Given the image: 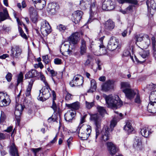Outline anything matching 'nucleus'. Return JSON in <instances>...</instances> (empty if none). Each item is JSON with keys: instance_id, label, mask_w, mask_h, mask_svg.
<instances>
[{"instance_id": "22", "label": "nucleus", "mask_w": 156, "mask_h": 156, "mask_svg": "<svg viewBox=\"0 0 156 156\" xmlns=\"http://www.w3.org/2000/svg\"><path fill=\"white\" fill-rule=\"evenodd\" d=\"M35 4V7L38 9H42L46 5L45 0H32Z\"/></svg>"}, {"instance_id": "28", "label": "nucleus", "mask_w": 156, "mask_h": 156, "mask_svg": "<svg viewBox=\"0 0 156 156\" xmlns=\"http://www.w3.org/2000/svg\"><path fill=\"white\" fill-rule=\"evenodd\" d=\"M66 106L69 109L72 110H76L78 109L80 107V104L79 102L77 101L71 104H66Z\"/></svg>"}, {"instance_id": "5", "label": "nucleus", "mask_w": 156, "mask_h": 156, "mask_svg": "<svg viewBox=\"0 0 156 156\" xmlns=\"http://www.w3.org/2000/svg\"><path fill=\"white\" fill-rule=\"evenodd\" d=\"M43 87L40 90V94L38 99L40 101H44L48 99L50 96L51 94L49 91V87L48 85Z\"/></svg>"}, {"instance_id": "18", "label": "nucleus", "mask_w": 156, "mask_h": 156, "mask_svg": "<svg viewBox=\"0 0 156 156\" xmlns=\"http://www.w3.org/2000/svg\"><path fill=\"white\" fill-rule=\"evenodd\" d=\"M105 30V31L112 30L115 27L114 22L111 19L106 21L104 24Z\"/></svg>"}, {"instance_id": "19", "label": "nucleus", "mask_w": 156, "mask_h": 156, "mask_svg": "<svg viewBox=\"0 0 156 156\" xmlns=\"http://www.w3.org/2000/svg\"><path fill=\"white\" fill-rule=\"evenodd\" d=\"M24 107L21 104H17L15 107V115L16 118L18 121L19 118L20 117Z\"/></svg>"}, {"instance_id": "7", "label": "nucleus", "mask_w": 156, "mask_h": 156, "mask_svg": "<svg viewBox=\"0 0 156 156\" xmlns=\"http://www.w3.org/2000/svg\"><path fill=\"white\" fill-rule=\"evenodd\" d=\"M10 103L9 96L7 94L0 93V106H6Z\"/></svg>"}, {"instance_id": "2", "label": "nucleus", "mask_w": 156, "mask_h": 156, "mask_svg": "<svg viewBox=\"0 0 156 156\" xmlns=\"http://www.w3.org/2000/svg\"><path fill=\"white\" fill-rule=\"evenodd\" d=\"M79 129L78 136L82 140H87L91 132V127L89 125H83Z\"/></svg>"}, {"instance_id": "31", "label": "nucleus", "mask_w": 156, "mask_h": 156, "mask_svg": "<svg viewBox=\"0 0 156 156\" xmlns=\"http://www.w3.org/2000/svg\"><path fill=\"white\" fill-rule=\"evenodd\" d=\"M38 75V73L36 70L31 69L26 74L25 77L27 78H30L36 77Z\"/></svg>"}, {"instance_id": "45", "label": "nucleus", "mask_w": 156, "mask_h": 156, "mask_svg": "<svg viewBox=\"0 0 156 156\" xmlns=\"http://www.w3.org/2000/svg\"><path fill=\"white\" fill-rule=\"evenodd\" d=\"M123 55L125 56H129L133 61V62H135L133 59V57L132 56L130 55V51H129V50H124L123 52Z\"/></svg>"}, {"instance_id": "50", "label": "nucleus", "mask_w": 156, "mask_h": 156, "mask_svg": "<svg viewBox=\"0 0 156 156\" xmlns=\"http://www.w3.org/2000/svg\"><path fill=\"white\" fill-rule=\"evenodd\" d=\"M19 29V31L20 33V35L21 36L23 37V38L25 39H27V37L26 34H25L23 31V30L22 28L20 27H18Z\"/></svg>"}, {"instance_id": "24", "label": "nucleus", "mask_w": 156, "mask_h": 156, "mask_svg": "<svg viewBox=\"0 0 156 156\" xmlns=\"http://www.w3.org/2000/svg\"><path fill=\"white\" fill-rule=\"evenodd\" d=\"M11 51L13 56L16 58L18 57L20 55L21 52V49L18 46L12 47Z\"/></svg>"}, {"instance_id": "54", "label": "nucleus", "mask_w": 156, "mask_h": 156, "mask_svg": "<svg viewBox=\"0 0 156 156\" xmlns=\"http://www.w3.org/2000/svg\"><path fill=\"white\" fill-rule=\"evenodd\" d=\"M42 58L43 61L46 64H48L50 62V60L48 59L47 55L43 56Z\"/></svg>"}, {"instance_id": "55", "label": "nucleus", "mask_w": 156, "mask_h": 156, "mask_svg": "<svg viewBox=\"0 0 156 156\" xmlns=\"http://www.w3.org/2000/svg\"><path fill=\"white\" fill-rule=\"evenodd\" d=\"M47 70L50 73L52 76H56L57 74V73L56 72H55L53 70H51L49 67L47 68Z\"/></svg>"}, {"instance_id": "9", "label": "nucleus", "mask_w": 156, "mask_h": 156, "mask_svg": "<svg viewBox=\"0 0 156 156\" xmlns=\"http://www.w3.org/2000/svg\"><path fill=\"white\" fill-rule=\"evenodd\" d=\"M83 79L81 76L77 75L74 77L73 80L70 82L69 84L71 87L79 86L83 84Z\"/></svg>"}, {"instance_id": "34", "label": "nucleus", "mask_w": 156, "mask_h": 156, "mask_svg": "<svg viewBox=\"0 0 156 156\" xmlns=\"http://www.w3.org/2000/svg\"><path fill=\"white\" fill-rule=\"evenodd\" d=\"M146 4L148 8L150 7L153 9H156V0H150L147 1Z\"/></svg>"}, {"instance_id": "58", "label": "nucleus", "mask_w": 156, "mask_h": 156, "mask_svg": "<svg viewBox=\"0 0 156 156\" xmlns=\"http://www.w3.org/2000/svg\"><path fill=\"white\" fill-rule=\"evenodd\" d=\"M96 63L98 65V69L99 70H101V66L102 65V63L101 62V61L99 59L96 60Z\"/></svg>"}, {"instance_id": "20", "label": "nucleus", "mask_w": 156, "mask_h": 156, "mask_svg": "<svg viewBox=\"0 0 156 156\" xmlns=\"http://www.w3.org/2000/svg\"><path fill=\"white\" fill-rule=\"evenodd\" d=\"M108 150L110 154L112 155L115 154L118 151V149L116 146L112 142H108L107 143Z\"/></svg>"}, {"instance_id": "48", "label": "nucleus", "mask_w": 156, "mask_h": 156, "mask_svg": "<svg viewBox=\"0 0 156 156\" xmlns=\"http://www.w3.org/2000/svg\"><path fill=\"white\" fill-rule=\"evenodd\" d=\"M65 100L67 101H69L72 100L73 95L68 92H66L65 93Z\"/></svg>"}, {"instance_id": "17", "label": "nucleus", "mask_w": 156, "mask_h": 156, "mask_svg": "<svg viewBox=\"0 0 156 156\" xmlns=\"http://www.w3.org/2000/svg\"><path fill=\"white\" fill-rule=\"evenodd\" d=\"M57 7L56 3L51 2L48 4L47 10L50 14L54 15L56 13Z\"/></svg>"}, {"instance_id": "33", "label": "nucleus", "mask_w": 156, "mask_h": 156, "mask_svg": "<svg viewBox=\"0 0 156 156\" xmlns=\"http://www.w3.org/2000/svg\"><path fill=\"white\" fill-rule=\"evenodd\" d=\"M52 94L53 95L52 104L51 107L53 109L54 112H55L57 110V105L55 102V100H56V95L55 93L54 90L52 91Z\"/></svg>"}, {"instance_id": "3", "label": "nucleus", "mask_w": 156, "mask_h": 156, "mask_svg": "<svg viewBox=\"0 0 156 156\" xmlns=\"http://www.w3.org/2000/svg\"><path fill=\"white\" fill-rule=\"evenodd\" d=\"M117 122V119L114 117L111 122L110 129H109L107 126H104L101 132V138L102 140L106 141L108 140L109 139L108 135L109 133V131H112L114 127L116 125Z\"/></svg>"}, {"instance_id": "8", "label": "nucleus", "mask_w": 156, "mask_h": 156, "mask_svg": "<svg viewBox=\"0 0 156 156\" xmlns=\"http://www.w3.org/2000/svg\"><path fill=\"white\" fill-rule=\"evenodd\" d=\"M41 31L43 34L45 35H48L51 32V27L47 21H43L42 23Z\"/></svg>"}, {"instance_id": "62", "label": "nucleus", "mask_w": 156, "mask_h": 156, "mask_svg": "<svg viewBox=\"0 0 156 156\" xmlns=\"http://www.w3.org/2000/svg\"><path fill=\"white\" fill-rule=\"evenodd\" d=\"M86 117L85 115L83 116L81 119L80 120L79 125H80L82 123H83L85 122V118Z\"/></svg>"}, {"instance_id": "1", "label": "nucleus", "mask_w": 156, "mask_h": 156, "mask_svg": "<svg viewBox=\"0 0 156 156\" xmlns=\"http://www.w3.org/2000/svg\"><path fill=\"white\" fill-rule=\"evenodd\" d=\"M105 99L108 107L114 109L119 108L122 105V102L117 95L106 96Z\"/></svg>"}, {"instance_id": "16", "label": "nucleus", "mask_w": 156, "mask_h": 156, "mask_svg": "<svg viewBox=\"0 0 156 156\" xmlns=\"http://www.w3.org/2000/svg\"><path fill=\"white\" fill-rule=\"evenodd\" d=\"M79 34L77 32L73 34L70 36L68 40L69 44L71 43L73 44H76L78 43L79 41Z\"/></svg>"}, {"instance_id": "59", "label": "nucleus", "mask_w": 156, "mask_h": 156, "mask_svg": "<svg viewBox=\"0 0 156 156\" xmlns=\"http://www.w3.org/2000/svg\"><path fill=\"white\" fill-rule=\"evenodd\" d=\"M54 62L55 64H60L62 63V60L59 58H55L54 60Z\"/></svg>"}, {"instance_id": "15", "label": "nucleus", "mask_w": 156, "mask_h": 156, "mask_svg": "<svg viewBox=\"0 0 156 156\" xmlns=\"http://www.w3.org/2000/svg\"><path fill=\"white\" fill-rule=\"evenodd\" d=\"M152 131L150 128L147 126H143L141 129L140 133L142 136L147 137L152 133Z\"/></svg>"}, {"instance_id": "49", "label": "nucleus", "mask_w": 156, "mask_h": 156, "mask_svg": "<svg viewBox=\"0 0 156 156\" xmlns=\"http://www.w3.org/2000/svg\"><path fill=\"white\" fill-rule=\"evenodd\" d=\"M143 36L142 34H136L135 36L136 42H140L143 40Z\"/></svg>"}, {"instance_id": "43", "label": "nucleus", "mask_w": 156, "mask_h": 156, "mask_svg": "<svg viewBox=\"0 0 156 156\" xmlns=\"http://www.w3.org/2000/svg\"><path fill=\"white\" fill-rule=\"evenodd\" d=\"M89 4V2L87 0H81L80 1V5L84 9L86 8Z\"/></svg>"}, {"instance_id": "4", "label": "nucleus", "mask_w": 156, "mask_h": 156, "mask_svg": "<svg viewBox=\"0 0 156 156\" xmlns=\"http://www.w3.org/2000/svg\"><path fill=\"white\" fill-rule=\"evenodd\" d=\"M91 120L94 122L96 126L95 138L96 139L99 134V130L101 126V117L100 115L98 114L91 115L90 116Z\"/></svg>"}, {"instance_id": "30", "label": "nucleus", "mask_w": 156, "mask_h": 156, "mask_svg": "<svg viewBox=\"0 0 156 156\" xmlns=\"http://www.w3.org/2000/svg\"><path fill=\"white\" fill-rule=\"evenodd\" d=\"M9 17V14L6 8L3 9V12H0V20L1 21H3L7 19Z\"/></svg>"}, {"instance_id": "32", "label": "nucleus", "mask_w": 156, "mask_h": 156, "mask_svg": "<svg viewBox=\"0 0 156 156\" xmlns=\"http://www.w3.org/2000/svg\"><path fill=\"white\" fill-rule=\"evenodd\" d=\"M141 145V142L140 138L136 136L134 140L133 147L135 148H138L140 147Z\"/></svg>"}, {"instance_id": "27", "label": "nucleus", "mask_w": 156, "mask_h": 156, "mask_svg": "<svg viewBox=\"0 0 156 156\" xmlns=\"http://www.w3.org/2000/svg\"><path fill=\"white\" fill-rule=\"evenodd\" d=\"M9 152L12 156H19L18 150L13 143L10 147Z\"/></svg>"}, {"instance_id": "57", "label": "nucleus", "mask_w": 156, "mask_h": 156, "mask_svg": "<svg viewBox=\"0 0 156 156\" xmlns=\"http://www.w3.org/2000/svg\"><path fill=\"white\" fill-rule=\"evenodd\" d=\"M41 149V148L40 147L37 148H32L31 151L34 152V154L35 156H36V154L38 153L40 151Z\"/></svg>"}, {"instance_id": "63", "label": "nucleus", "mask_w": 156, "mask_h": 156, "mask_svg": "<svg viewBox=\"0 0 156 156\" xmlns=\"http://www.w3.org/2000/svg\"><path fill=\"white\" fill-rule=\"evenodd\" d=\"M128 33L127 29L124 30L122 32L121 34L122 36L123 37H126Z\"/></svg>"}, {"instance_id": "53", "label": "nucleus", "mask_w": 156, "mask_h": 156, "mask_svg": "<svg viewBox=\"0 0 156 156\" xmlns=\"http://www.w3.org/2000/svg\"><path fill=\"white\" fill-rule=\"evenodd\" d=\"M12 74L10 73H8L5 76V78L8 82H10L12 79Z\"/></svg>"}, {"instance_id": "40", "label": "nucleus", "mask_w": 156, "mask_h": 156, "mask_svg": "<svg viewBox=\"0 0 156 156\" xmlns=\"http://www.w3.org/2000/svg\"><path fill=\"white\" fill-rule=\"evenodd\" d=\"M100 52V55H105L107 53V50L103 44H100L99 46Z\"/></svg>"}, {"instance_id": "56", "label": "nucleus", "mask_w": 156, "mask_h": 156, "mask_svg": "<svg viewBox=\"0 0 156 156\" xmlns=\"http://www.w3.org/2000/svg\"><path fill=\"white\" fill-rule=\"evenodd\" d=\"M86 105L87 108L88 109H90L94 106V104L93 102L89 103L86 101Z\"/></svg>"}, {"instance_id": "64", "label": "nucleus", "mask_w": 156, "mask_h": 156, "mask_svg": "<svg viewBox=\"0 0 156 156\" xmlns=\"http://www.w3.org/2000/svg\"><path fill=\"white\" fill-rule=\"evenodd\" d=\"M106 77L105 76H101L99 78V81L104 82L105 80Z\"/></svg>"}, {"instance_id": "21", "label": "nucleus", "mask_w": 156, "mask_h": 156, "mask_svg": "<svg viewBox=\"0 0 156 156\" xmlns=\"http://www.w3.org/2000/svg\"><path fill=\"white\" fill-rule=\"evenodd\" d=\"M69 47V41H65L62 44L60 51H61L62 50L63 51V52L62 53L63 55H65L63 54V53L65 52H66L69 55L70 54V51Z\"/></svg>"}, {"instance_id": "14", "label": "nucleus", "mask_w": 156, "mask_h": 156, "mask_svg": "<svg viewBox=\"0 0 156 156\" xmlns=\"http://www.w3.org/2000/svg\"><path fill=\"white\" fill-rule=\"evenodd\" d=\"M114 81L109 80L106 81L101 85L102 90L104 91H107L113 87Z\"/></svg>"}, {"instance_id": "11", "label": "nucleus", "mask_w": 156, "mask_h": 156, "mask_svg": "<svg viewBox=\"0 0 156 156\" xmlns=\"http://www.w3.org/2000/svg\"><path fill=\"white\" fill-rule=\"evenodd\" d=\"M115 5L112 0H105L103 2L102 8L105 10H111L114 9Z\"/></svg>"}, {"instance_id": "13", "label": "nucleus", "mask_w": 156, "mask_h": 156, "mask_svg": "<svg viewBox=\"0 0 156 156\" xmlns=\"http://www.w3.org/2000/svg\"><path fill=\"white\" fill-rule=\"evenodd\" d=\"M29 10L32 21L34 23H37L38 20V16L37 11L32 7L30 8Z\"/></svg>"}, {"instance_id": "23", "label": "nucleus", "mask_w": 156, "mask_h": 156, "mask_svg": "<svg viewBox=\"0 0 156 156\" xmlns=\"http://www.w3.org/2000/svg\"><path fill=\"white\" fill-rule=\"evenodd\" d=\"M87 48L86 41L84 39H82L80 42V51L81 55H83L86 53Z\"/></svg>"}, {"instance_id": "6", "label": "nucleus", "mask_w": 156, "mask_h": 156, "mask_svg": "<svg viewBox=\"0 0 156 156\" xmlns=\"http://www.w3.org/2000/svg\"><path fill=\"white\" fill-rule=\"evenodd\" d=\"M120 45L119 44L118 40L114 37H112L108 41L107 46V48L110 51H113L116 49H119Z\"/></svg>"}, {"instance_id": "37", "label": "nucleus", "mask_w": 156, "mask_h": 156, "mask_svg": "<svg viewBox=\"0 0 156 156\" xmlns=\"http://www.w3.org/2000/svg\"><path fill=\"white\" fill-rule=\"evenodd\" d=\"M150 102H156V91H152L149 96Z\"/></svg>"}, {"instance_id": "26", "label": "nucleus", "mask_w": 156, "mask_h": 156, "mask_svg": "<svg viewBox=\"0 0 156 156\" xmlns=\"http://www.w3.org/2000/svg\"><path fill=\"white\" fill-rule=\"evenodd\" d=\"M147 109L149 112L154 113H156V102H150L147 106Z\"/></svg>"}, {"instance_id": "42", "label": "nucleus", "mask_w": 156, "mask_h": 156, "mask_svg": "<svg viewBox=\"0 0 156 156\" xmlns=\"http://www.w3.org/2000/svg\"><path fill=\"white\" fill-rule=\"evenodd\" d=\"M120 3H123L125 2L136 4L137 3V0H117Z\"/></svg>"}, {"instance_id": "29", "label": "nucleus", "mask_w": 156, "mask_h": 156, "mask_svg": "<svg viewBox=\"0 0 156 156\" xmlns=\"http://www.w3.org/2000/svg\"><path fill=\"white\" fill-rule=\"evenodd\" d=\"M34 82V80L32 79L29 82V84L25 92L26 97L30 98V92L31 90Z\"/></svg>"}, {"instance_id": "52", "label": "nucleus", "mask_w": 156, "mask_h": 156, "mask_svg": "<svg viewBox=\"0 0 156 156\" xmlns=\"http://www.w3.org/2000/svg\"><path fill=\"white\" fill-rule=\"evenodd\" d=\"M5 119V116L4 112L2 111L1 112V117L0 118V123H3Z\"/></svg>"}, {"instance_id": "35", "label": "nucleus", "mask_w": 156, "mask_h": 156, "mask_svg": "<svg viewBox=\"0 0 156 156\" xmlns=\"http://www.w3.org/2000/svg\"><path fill=\"white\" fill-rule=\"evenodd\" d=\"M97 88V84L95 80L93 79L91 80V87L88 90L89 92H93L95 91Z\"/></svg>"}, {"instance_id": "39", "label": "nucleus", "mask_w": 156, "mask_h": 156, "mask_svg": "<svg viewBox=\"0 0 156 156\" xmlns=\"http://www.w3.org/2000/svg\"><path fill=\"white\" fill-rule=\"evenodd\" d=\"M129 83L127 82H122L121 83V89L123 92L124 90H128L130 88Z\"/></svg>"}, {"instance_id": "47", "label": "nucleus", "mask_w": 156, "mask_h": 156, "mask_svg": "<svg viewBox=\"0 0 156 156\" xmlns=\"http://www.w3.org/2000/svg\"><path fill=\"white\" fill-rule=\"evenodd\" d=\"M136 97L135 99V102L136 103H140L141 101L140 99V95L139 93L138 90L137 91V94H136Z\"/></svg>"}, {"instance_id": "12", "label": "nucleus", "mask_w": 156, "mask_h": 156, "mask_svg": "<svg viewBox=\"0 0 156 156\" xmlns=\"http://www.w3.org/2000/svg\"><path fill=\"white\" fill-rule=\"evenodd\" d=\"M83 12L81 11L77 10L75 11L72 14V20L75 23H78L81 20Z\"/></svg>"}, {"instance_id": "46", "label": "nucleus", "mask_w": 156, "mask_h": 156, "mask_svg": "<svg viewBox=\"0 0 156 156\" xmlns=\"http://www.w3.org/2000/svg\"><path fill=\"white\" fill-rule=\"evenodd\" d=\"M23 75L22 72H20L18 76L17 80V85H18L20 83L23 81Z\"/></svg>"}, {"instance_id": "36", "label": "nucleus", "mask_w": 156, "mask_h": 156, "mask_svg": "<svg viewBox=\"0 0 156 156\" xmlns=\"http://www.w3.org/2000/svg\"><path fill=\"white\" fill-rule=\"evenodd\" d=\"M124 129L128 133H130L133 130V128L131 126L130 123L129 122H126V125L124 126Z\"/></svg>"}, {"instance_id": "61", "label": "nucleus", "mask_w": 156, "mask_h": 156, "mask_svg": "<svg viewBox=\"0 0 156 156\" xmlns=\"http://www.w3.org/2000/svg\"><path fill=\"white\" fill-rule=\"evenodd\" d=\"M72 139V137H70L67 140V145L69 147L70 146L71 144Z\"/></svg>"}, {"instance_id": "10", "label": "nucleus", "mask_w": 156, "mask_h": 156, "mask_svg": "<svg viewBox=\"0 0 156 156\" xmlns=\"http://www.w3.org/2000/svg\"><path fill=\"white\" fill-rule=\"evenodd\" d=\"M138 91V90H133L130 88L128 90H124L123 92L125 93L126 98L131 100L134 98Z\"/></svg>"}, {"instance_id": "38", "label": "nucleus", "mask_w": 156, "mask_h": 156, "mask_svg": "<svg viewBox=\"0 0 156 156\" xmlns=\"http://www.w3.org/2000/svg\"><path fill=\"white\" fill-rule=\"evenodd\" d=\"M139 53L141 57L142 58H144L149 55L150 52L149 50H142V51L140 52Z\"/></svg>"}, {"instance_id": "51", "label": "nucleus", "mask_w": 156, "mask_h": 156, "mask_svg": "<svg viewBox=\"0 0 156 156\" xmlns=\"http://www.w3.org/2000/svg\"><path fill=\"white\" fill-rule=\"evenodd\" d=\"M87 56L88 58L84 63V65L85 66H87L90 64L91 58V56L90 55H88Z\"/></svg>"}, {"instance_id": "41", "label": "nucleus", "mask_w": 156, "mask_h": 156, "mask_svg": "<svg viewBox=\"0 0 156 156\" xmlns=\"http://www.w3.org/2000/svg\"><path fill=\"white\" fill-rule=\"evenodd\" d=\"M57 29L62 33L65 32L67 29L66 26L62 24H59L58 26Z\"/></svg>"}, {"instance_id": "44", "label": "nucleus", "mask_w": 156, "mask_h": 156, "mask_svg": "<svg viewBox=\"0 0 156 156\" xmlns=\"http://www.w3.org/2000/svg\"><path fill=\"white\" fill-rule=\"evenodd\" d=\"M98 111L100 115L102 116L106 113L105 109L102 107L98 106L97 107Z\"/></svg>"}, {"instance_id": "25", "label": "nucleus", "mask_w": 156, "mask_h": 156, "mask_svg": "<svg viewBox=\"0 0 156 156\" xmlns=\"http://www.w3.org/2000/svg\"><path fill=\"white\" fill-rule=\"evenodd\" d=\"M75 115V113L68 111L65 115V119L66 121L70 122Z\"/></svg>"}, {"instance_id": "60", "label": "nucleus", "mask_w": 156, "mask_h": 156, "mask_svg": "<svg viewBox=\"0 0 156 156\" xmlns=\"http://www.w3.org/2000/svg\"><path fill=\"white\" fill-rule=\"evenodd\" d=\"M40 78L41 79L43 82L44 83L45 86L48 85V83L46 81L45 77L44 75L41 74L40 75Z\"/></svg>"}]
</instances>
